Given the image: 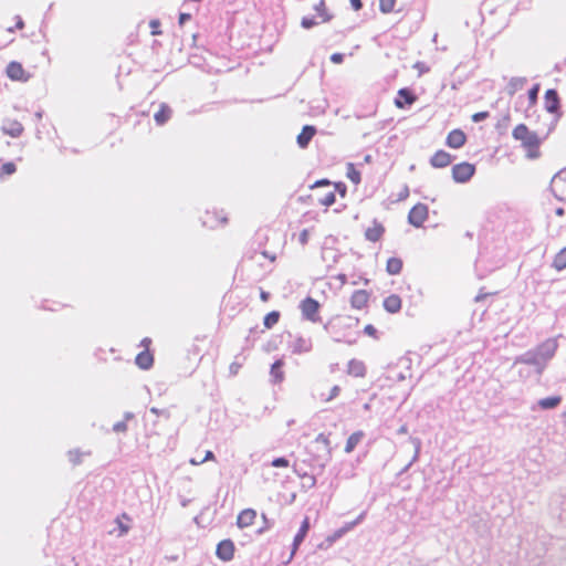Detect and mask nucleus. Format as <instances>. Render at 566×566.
<instances>
[{
	"label": "nucleus",
	"mask_w": 566,
	"mask_h": 566,
	"mask_svg": "<svg viewBox=\"0 0 566 566\" xmlns=\"http://www.w3.org/2000/svg\"><path fill=\"white\" fill-rule=\"evenodd\" d=\"M513 137L516 140L522 143V146L527 149V156L530 158H537L539 156V145L542 144V139L535 132H531L528 127L524 124H518L512 133Z\"/></svg>",
	"instance_id": "nucleus-1"
},
{
	"label": "nucleus",
	"mask_w": 566,
	"mask_h": 566,
	"mask_svg": "<svg viewBox=\"0 0 566 566\" xmlns=\"http://www.w3.org/2000/svg\"><path fill=\"white\" fill-rule=\"evenodd\" d=\"M300 308L304 319L313 323L321 321V317L318 316L321 304L317 300L307 296L301 302Z\"/></svg>",
	"instance_id": "nucleus-2"
},
{
	"label": "nucleus",
	"mask_w": 566,
	"mask_h": 566,
	"mask_svg": "<svg viewBox=\"0 0 566 566\" xmlns=\"http://www.w3.org/2000/svg\"><path fill=\"white\" fill-rule=\"evenodd\" d=\"M475 174V166L473 164L463 161L452 167V178L458 184L468 182Z\"/></svg>",
	"instance_id": "nucleus-3"
},
{
	"label": "nucleus",
	"mask_w": 566,
	"mask_h": 566,
	"mask_svg": "<svg viewBox=\"0 0 566 566\" xmlns=\"http://www.w3.org/2000/svg\"><path fill=\"white\" fill-rule=\"evenodd\" d=\"M525 364L532 365L536 368V374L542 375L544 369L546 368V364L543 359L537 355L535 349L527 350L524 354L517 356L514 360V365Z\"/></svg>",
	"instance_id": "nucleus-4"
},
{
	"label": "nucleus",
	"mask_w": 566,
	"mask_h": 566,
	"mask_svg": "<svg viewBox=\"0 0 566 566\" xmlns=\"http://www.w3.org/2000/svg\"><path fill=\"white\" fill-rule=\"evenodd\" d=\"M428 206L423 203H417L413 206L408 213V222L415 228L422 227L423 222L428 218Z\"/></svg>",
	"instance_id": "nucleus-5"
},
{
	"label": "nucleus",
	"mask_w": 566,
	"mask_h": 566,
	"mask_svg": "<svg viewBox=\"0 0 566 566\" xmlns=\"http://www.w3.org/2000/svg\"><path fill=\"white\" fill-rule=\"evenodd\" d=\"M551 189L556 199L566 201V170H562L553 177Z\"/></svg>",
	"instance_id": "nucleus-6"
},
{
	"label": "nucleus",
	"mask_w": 566,
	"mask_h": 566,
	"mask_svg": "<svg viewBox=\"0 0 566 566\" xmlns=\"http://www.w3.org/2000/svg\"><path fill=\"white\" fill-rule=\"evenodd\" d=\"M544 106L548 113L557 115L558 117L562 115L560 98L558 92L555 88H549L545 92Z\"/></svg>",
	"instance_id": "nucleus-7"
},
{
	"label": "nucleus",
	"mask_w": 566,
	"mask_h": 566,
	"mask_svg": "<svg viewBox=\"0 0 566 566\" xmlns=\"http://www.w3.org/2000/svg\"><path fill=\"white\" fill-rule=\"evenodd\" d=\"M558 344L557 340L554 338H548L542 344H539L535 350L537 355L541 357V359L544 360V363L547 365L548 360H551L556 350H557Z\"/></svg>",
	"instance_id": "nucleus-8"
},
{
	"label": "nucleus",
	"mask_w": 566,
	"mask_h": 566,
	"mask_svg": "<svg viewBox=\"0 0 566 566\" xmlns=\"http://www.w3.org/2000/svg\"><path fill=\"white\" fill-rule=\"evenodd\" d=\"M234 544L231 539H222L216 548L217 557L222 562H230L234 557Z\"/></svg>",
	"instance_id": "nucleus-9"
},
{
	"label": "nucleus",
	"mask_w": 566,
	"mask_h": 566,
	"mask_svg": "<svg viewBox=\"0 0 566 566\" xmlns=\"http://www.w3.org/2000/svg\"><path fill=\"white\" fill-rule=\"evenodd\" d=\"M6 73L12 81L27 82L30 77V75L25 73L22 64L15 61H12L7 65Z\"/></svg>",
	"instance_id": "nucleus-10"
},
{
	"label": "nucleus",
	"mask_w": 566,
	"mask_h": 566,
	"mask_svg": "<svg viewBox=\"0 0 566 566\" xmlns=\"http://www.w3.org/2000/svg\"><path fill=\"white\" fill-rule=\"evenodd\" d=\"M416 99L417 96L408 87H403L398 91V97L395 98V105L396 107L403 109L407 106H411Z\"/></svg>",
	"instance_id": "nucleus-11"
},
{
	"label": "nucleus",
	"mask_w": 566,
	"mask_h": 566,
	"mask_svg": "<svg viewBox=\"0 0 566 566\" xmlns=\"http://www.w3.org/2000/svg\"><path fill=\"white\" fill-rule=\"evenodd\" d=\"M465 142H467L465 134L463 133V130L457 128V129L451 130L448 134L446 144L450 148L458 149V148H461L465 144Z\"/></svg>",
	"instance_id": "nucleus-12"
},
{
	"label": "nucleus",
	"mask_w": 566,
	"mask_h": 566,
	"mask_svg": "<svg viewBox=\"0 0 566 566\" xmlns=\"http://www.w3.org/2000/svg\"><path fill=\"white\" fill-rule=\"evenodd\" d=\"M310 531V520L308 517H305L298 528V532L294 536L293 544H292V552H291V558L297 551L298 546L303 543L304 538L306 537L307 533Z\"/></svg>",
	"instance_id": "nucleus-13"
},
{
	"label": "nucleus",
	"mask_w": 566,
	"mask_h": 566,
	"mask_svg": "<svg viewBox=\"0 0 566 566\" xmlns=\"http://www.w3.org/2000/svg\"><path fill=\"white\" fill-rule=\"evenodd\" d=\"M315 134H316L315 126L305 125L296 138L297 145L300 146V148H303V149L306 148Z\"/></svg>",
	"instance_id": "nucleus-14"
},
{
	"label": "nucleus",
	"mask_w": 566,
	"mask_h": 566,
	"mask_svg": "<svg viewBox=\"0 0 566 566\" xmlns=\"http://www.w3.org/2000/svg\"><path fill=\"white\" fill-rule=\"evenodd\" d=\"M451 161L452 156L444 150L436 151L434 155L430 158V164L434 168H444L449 166Z\"/></svg>",
	"instance_id": "nucleus-15"
},
{
	"label": "nucleus",
	"mask_w": 566,
	"mask_h": 566,
	"mask_svg": "<svg viewBox=\"0 0 566 566\" xmlns=\"http://www.w3.org/2000/svg\"><path fill=\"white\" fill-rule=\"evenodd\" d=\"M256 517V512L252 509H245L240 512L237 518V525L240 528L248 527L253 524Z\"/></svg>",
	"instance_id": "nucleus-16"
},
{
	"label": "nucleus",
	"mask_w": 566,
	"mask_h": 566,
	"mask_svg": "<svg viewBox=\"0 0 566 566\" xmlns=\"http://www.w3.org/2000/svg\"><path fill=\"white\" fill-rule=\"evenodd\" d=\"M384 233H385L384 226L375 219L374 227L368 228L365 231V238H366V240H368L370 242H378L381 239Z\"/></svg>",
	"instance_id": "nucleus-17"
},
{
	"label": "nucleus",
	"mask_w": 566,
	"mask_h": 566,
	"mask_svg": "<svg viewBox=\"0 0 566 566\" xmlns=\"http://www.w3.org/2000/svg\"><path fill=\"white\" fill-rule=\"evenodd\" d=\"M135 363L140 369L147 370L154 365V356L148 349H145L137 354Z\"/></svg>",
	"instance_id": "nucleus-18"
},
{
	"label": "nucleus",
	"mask_w": 566,
	"mask_h": 566,
	"mask_svg": "<svg viewBox=\"0 0 566 566\" xmlns=\"http://www.w3.org/2000/svg\"><path fill=\"white\" fill-rule=\"evenodd\" d=\"M293 354L308 353L312 349V340L298 336L290 346Z\"/></svg>",
	"instance_id": "nucleus-19"
},
{
	"label": "nucleus",
	"mask_w": 566,
	"mask_h": 566,
	"mask_svg": "<svg viewBox=\"0 0 566 566\" xmlns=\"http://www.w3.org/2000/svg\"><path fill=\"white\" fill-rule=\"evenodd\" d=\"M369 294L365 290H357L350 297V304L354 308L361 310L366 306Z\"/></svg>",
	"instance_id": "nucleus-20"
},
{
	"label": "nucleus",
	"mask_w": 566,
	"mask_h": 566,
	"mask_svg": "<svg viewBox=\"0 0 566 566\" xmlns=\"http://www.w3.org/2000/svg\"><path fill=\"white\" fill-rule=\"evenodd\" d=\"M384 308L391 314L401 310V298L397 294H391L384 300Z\"/></svg>",
	"instance_id": "nucleus-21"
},
{
	"label": "nucleus",
	"mask_w": 566,
	"mask_h": 566,
	"mask_svg": "<svg viewBox=\"0 0 566 566\" xmlns=\"http://www.w3.org/2000/svg\"><path fill=\"white\" fill-rule=\"evenodd\" d=\"M172 109L166 104L161 103L158 112L155 113L154 119L157 125H165L171 117Z\"/></svg>",
	"instance_id": "nucleus-22"
},
{
	"label": "nucleus",
	"mask_w": 566,
	"mask_h": 566,
	"mask_svg": "<svg viewBox=\"0 0 566 566\" xmlns=\"http://www.w3.org/2000/svg\"><path fill=\"white\" fill-rule=\"evenodd\" d=\"M347 373L354 377H364L366 375V366L361 360L350 359L348 361Z\"/></svg>",
	"instance_id": "nucleus-23"
},
{
	"label": "nucleus",
	"mask_w": 566,
	"mask_h": 566,
	"mask_svg": "<svg viewBox=\"0 0 566 566\" xmlns=\"http://www.w3.org/2000/svg\"><path fill=\"white\" fill-rule=\"evenodd\" d=\"M365 433L363 431H355L354 433H352L347 441H346V444H345V452L346 453H350L354 451V449L356 448V446L361 441V439L364 438Z\"/></svg>",
	"instance_id": "nucleus-24"
},
{
	"label": "nucleus",
	"mask_w": 566,
	"mask_h": 566,
	"mask_svg": "<svg viewBox=\"0 0 566 566\" xmlns=\"http://www.w3.org/2000/svg\"><path fill=\"white\" fill-rule=\"evenodd\" d=\"M402 260L399 258H389L386 264V271L390 275H397L402 270Z\"/></svg>",
	"instance_id": "nucleus-25"
},
{
	"label": "nucleus",
	"mask_w": 566,
	"mask_h": 566,
	"mask_svg": "<svg viewBox=\"0 0 566 566\" xmlns=\"http://www.w3.org/2000/svg\"><path fill=\"white\" fill-rule=\"evenodd\" d=\"M526 83L525 77H512L506 86V92L510 96H513L518 90H521Z\"/></svg>",
	"instance_id": "nucleus-26"
},
{
	"label": "nucleus",
	"mask_w": 566,
	"mask_h": 566,
	"mask_svg": "<svg viewBox=\"0 0 566 566\" xmlns=\"http://www.w3.org/2000/svg\"><path fill=\"white\" fill-rule=\"evenodd\" d=\"M560 402H562L560 396H551V397L541 399L538 401V406L544 410H548V409L556 408Z\"/></svg>",
	"instance_id": "nucleus-27"
},
{
	"label": "nucleus",
	"mask_w": 566,
	"mask_h": 566,
	"mask_svg": "<svg viewBox=\"0 0 566 566\" xmlns=\"http://www.w3.org/2000/svg\"><path fill=\"white\" fill-rule=\"evenodd\" d=\"M284 366V361L282 359H276L271 366V376L274 378L275 382H281L284 378L283 371L281 370Z\"/></svg>",
	"instance_id": "nucleus-28"
},
{
	"label": "nucleus",
	"mask_w": 566,
	"mask_h": 566,
	"mask_svg": "<svg viewBox=\"0 0 566 566\" xmlns=\"http://www.w3.org/2000/svg\"><path fill=\"white\" fill-rule=\"evenodd\" d=\"M346 177L355 185H358L361 181L360 172L356 169L353 163H348L346 165Z\"/></svg>",
	"instance_id": "nucleus-29"
},
{
	"label": "nucleus",
	"mask_w": 566,
	"mask_h": 566,
	"mask_svg": "<svg viewBox=\"0 0 566 566\" xmlns=\"http://www.w3.org/2000/svg\"><path fill=\"white\" fill-rule=\"evenodd\" d=\"M553 266L557 271H562L566 269V247L563 248L554 258L553 260Z\"/></svg>",
	"instance_id": "nucleus-30"
},
{
	"label": "nucleus",
	"mask_w": 566,
	"mask_h": 566,
	"mask_svg": "<svg viewBox=\"0 0 566 566\" xmlns=\"http://www.w3.org/2000/svg\"><path fill=\"white\" fill-rule=\"evenodd\" d=\"M3 132L11 137H19L23 132V126L19 122L13 120L9 124V127H3Z\"/></svg>",
	"instance_id": "nucleus-31"
},
{
	"label": "nucleus",
	"mask_w": 566,
	"mask_h": 566,
	"mask_svg": "<svg viewBox=\"0 0 566 566\" xmlns=\"http://www.w3.org/2000/svg\"><path fill=\"white\" fill-rule=\"evenodd\" d=\"M280 316H281V314L279 311H272V312L268 313L263 319L264 326L266 328H272L275 324H277Z\"/></svg>",
	"instance_id": "nucleus-32"
},
{
	"label": "nucleus",
	"mask_w": 566,
	"mask_h": 566,
	"mask_svg": "<svg viewBox=\"0 0 566 566\" xmlns=\"http://www.w3.org/2000/svg\"><path fill=\"white\" fill-rule=\"evenodd\" d=\"M541 86L538 83L534 84L527 93L528 102L531 106L536 105L538 99V93H539Z\"/></svg>",
	"instance_id": "nucleus-33"
},
{
	"label": "nucleus",
	"mask_w": 566,
	"mask_h": 566,
	"mask_svg": "<svg viewBox=\"0 0 566 566\" xmlns=\"http://www.w3.org/2000/svg\"><path fill=\"white\" fill-rule=\"evenodd\" d=\"M315 11L323 18V21H329L332 19V15L327 13L325 1L321 0L318 4L315 6Z\"/></svg>",
	"instance_id": "nucleus-34"
},
{
	"label": "nucleus",
	"mask_w": 566,
	"mask_h": 566,
	"mask_svg": "<svg viewBox=\"0 0 566 566\" xmlns=\"http://www.w3.org/2000/svg\"><path fill=\"white\" fill-rule=\"evenodd\" d=\"M396 0H379V9L382 13H389L394 10Z\"/></svg>",
	"instance_id": "nucleus-35"
},
{
	"label": "nucleus",
	"mask_w": 566,
	"mask_h": 566,
	"mask_svg": "<svg viewBox=\"0 0 566 566\" xmlns=\"http://www.w3.org/2000/svg\"><path fill=\"white\" fill-rule=\"evenodd\" d=\"M335 201H336L335 191H329L323 198L318 199V202L321 205H323V206H326V207H329V206L334 205Z\"/></svg>",
	"instance_id": "nucleus-36"
},
{
	"label": "nucleus",
	"mask_w": 566,
	"mask_h": 566,
	"mask_svg": "<svg viewBox=\"0 0 566 566\" xmlns=\"http://www.w3.org/2000/svg\"><path fill=\"white\" fill-rule=\"evenodd\" d=\"M365 512H363L355 521L353 522H349V523H346L343 527H340L344 533L346 534L348 531L353 530L357 524H359L364 517H365Z\"/></svg>",
	"instance_id": "nucleus-37"
},
{
	"label": "nucleus",
	"mask_w": 566,
	"mask_h": 566,
	"mask_svg": "<svg viewBox=\"0 0 566 566\" xmlns=\"http://www.w3.org/2000/svg\"><path fill=\"white\" fill-rule=\"evenodd\" d=\"M17 170L13 163H6L0 167V176L12 175Z\"/></svg>",
	"instance_id": "nucleus-38"
},
{
	"label": "nucleus",
	"mask_w": 566,
	"mask_h": 566,
	"mask_svg": "<svg viewBox=\"0 0 566 566\" xmlns=\"http://www.w3.org/2000/svg\"><path fill=\"white\" fill-rule=\"evenodd\" d=\"M271 465L274 468H287L290 465V462L285 457H279L273 459Z\"/></svg>",
	"instance_id": "nucleus-39"
},
{
	"label": "nucleus",
	"mask_w": 566,
	"mask_h": 566,
	"mask_svg": "<svg viewBox=\"0 0 566 566\" xmlns=\"http://www.w3.org/2000/svg\"><path fill=\"white\" fill-rule=\"evenodd\" d=\"M315 442L324 444L325 448L327 449L328 454H331V441L327 436H325L324 433H319L315 438Z\"/></svg>",
	"instance_id": "nucleus-40"
},
{
	"label": "nucleus",
	"mask_w": 566,
	"mask_h": 566,
	"mask_svg": "<svg viewBox=\"0 0 566 566\" xmlns=\"http://www.w3.org/2000/svg\"><path fill=\"white\" fill-rule=\"evenodd\" d=\"M305 482L303 483V488L313 489L316 485V476L313 474L306 473V476L303 478Z\"/></svg>",
	"instance_id": "nucleus-41"
},
{
	"label": "nucleus",
	"mask_w": 566,
	"mask_h": 566,
	"mask_svg": "<svg viewBox=\"0 0 566 566\" xmlns=\"http://www.w3.org/2000/svg\"><path fill=\"white\" fill-rule=\"evenodd\" d=\"M81 455L82 453L78 451V450H71L69 452V458H70V461L74 464V465H77L81 463Z\"/></svg>",
	"instance_id": "nucleus-42"
},
{
	"label": "nucleus",
	"mask_w": 566,
	"mask_h": 566,
	"mask_svg": "<svg viewBox=\"0 0 566 566\" xmlns=\"http://www.w3.org/2000/svg\"><path fill=\"white\" fill-rule=\"evenodd\" d=\"M317 22L315 20L314 17H304L301 21V25L304 28V29H311L313 28L314 25H316Z\"/></svg>",
	"instance_id": "nucleus-43"
},
{
	"label": "nucleus",
	"mask_w": 566,
	"mask_h": 566,
	"mask_svg": "<svg viewBox=\"0 0 566 566\" xmlns=\"http://www.w3.org/2000/svg\"><path fill=\"white\" fill-rule=\"evenodd\" d=\"M127 429H128L127 423H126V421H123V420L114 423V426H113V431L116 433H125L127 431Z\"/></svg>",
	"instance_id": "nucleus-44"
},
{
	"label": "nucleus",
	"mask_w": 566,
	"mask_h": 566,
	"mask_svg": "<svg viewBox=\"0 0 566 566\" xmlns=\"http://www.w3.org/2000/svg\"><path fill=\"white\" fill-rule=\"evenodd\" d=\"M490 116L489 112H478L472 115V120L474 123H480L482 120H485Z\"/></svg>",
	"instance_id": "nucleus-45"
},
{
	"label": "nucleus",
	"mask_w": 566,
	"mask_h": 566,
	"mask_svg": "<svg viewBox=\"0 0 566 566\" xmlns=\"http://www.w3.org/2000/svg\"><path fill=\"white\" fill-rule=\"evenodd\" d=\"M339 392H340V387L338 385H335V386L332 387L328 397H326L324 400L325 401H331L334 398H336L339 395Z\"/></svg>",
	"instance_id": "nucleus-46"
},
{
	"label": "nucleus",
	"mask_w": 566,
	"mask_h": 566,
	"mask_svg": "<svg viewBox=\"0 0 566 566\" xmlns=\"http://www.w3.org/2000/svg\"><path fill=\"white\" fill-rule=\"evenodd\" d=\"M116 523L118 524L119 528V536L126 535L129 531V526L127 524H124L119 517L116 518Z\"/></svg>",
	"instance_id": "nucleus-47"
},
{
	"label": "nucleus",
	"mask_w": 566,
	"mask_h": 566,
	"mask_svg": "<svg viewBox=\"0 0 566 566\" xmlns=\"http://www.w3.org/2000/svg\"><path fill=\"white\" fill-rule=\"evenodd\" d=\"M364 333L366 335H368V336L376 337L378 332H377V328L374 325L368 324V325L365 326Z\"/></svg>",
	"instance_id": "nucleus-48"
},
{
	"label": "nucleus",
	"mask_w": 566,
	"mask_h": 566,
	"mask_svg": "<svg viewBox=\"0 0 566 566\" xmlns=\"http://www.w3.org/2000/svg\"><path fill=\"white\" fill-rule=\"evenodd\" d=\"M344 535H345L344 531H343L342 528H338L337 531H335V532L333 533V535H331V536H328V537H327V541H328V542H331V543H333V542H335V541L339 539V538H340L342 536H344Z\"/></svg>",
	"instance_id": "nucleus-49"
},
{
	"label": "nucleus",
	"mask_w": 566,
	"mask_h": 566,
	"mask_svg": "<svg viewBox=\"0 0 566 566\" xmlns=\"http://www.w3.org/2000/svg\"><path fill=\"white\" fill-rule=\"evenodd\" d=\"M335 191H337L342 197H345L347 187L344 182H336L335 184Z\"/></svg>",
	"instance_id": "nucleus-50"
},
{
	"label": "nucleus",
	"mask_w": 566,
	"mask_h": 566,
	"mask_svg": "<svg viewBox=\"0 0 566 566\" xmlns=\"http://www.w3.org/2000/svg\"><path fill=\"white\" fill-rule=\"evenodd\" d=\"M308 237H310V233H308V230L307 229H304L301 233H300V237H298V241L302 245H305L307 244L308 242Z\"/></svg>",
	"instance_id": "nucleus-51"
},
{
	"label": "nucleus",
	"mask_w": 566,
	"mask_h": 566,
	"mask_svg": "<svg viewBox=\"0 0 566 566\" xmlns=\"http://www.w3.org/2000/svg\"><path fill=\"white\" fill-rule=\"evenodd\" d=\"M331 61L335 64H340L344 61V54L343 53H333L331 55Z\"/></svg>",
	"instance_id": "nucleus-52"
},
{
	"label": "nucleus",
	"mask_w": 566,
	"mask_h": 566,
	"mask_svg": "<svg viewBox=\"0 0 566 566\" xmlns=\"http://www.w3.org/2000/svg\"><path fill=\"white\" fill-rule=\"evenodd\" d=\"M191 19V14L190 13H185V12H181L179 14V19H178V23L179 25H184L187 21H189Z\"/></svg>",
	"instance_id": "nucleus-53"
},
{
	"label": "nucleus",
	"mask_w": 566,
	"mask_h": 566,
	"mask_svg": "<svg viewBox=\"0 0 566 566\" xmlns=\"http://www.w3.org/2000/svg\"><path fill=\"white\" fill-rule=\"evenodd\" d=\"M293 471L301 479L306 476V473H307L305 470H303V468L298 467L297 464L293 465Z\"/></svg>",
	"instance_id": "nucleus-54"
},
{
	"label": "nucleus",
	"mask_w": 566,
	"mask_h": 566,
	"mask_svg": "<svg viewBox=\"0 0 566 566\" xmlns=\"http://www.w3.org/2000/svg\"><path fill=\"white\" fill-rule=\"evenodd\" d=\"M159 25H160V22L158 20L150 21V28L153 29L151 34L155 35V34L159 33V31L157 30Z\"/></svg>",
	"instance_id": "nucleus-55"
},
{
	"label": "nucleus",
	"mask_w": 566,
	"mask_h": 566,
	"mask_svg": "<svg viewBox=\"0 0 566 566\" xmlns=\"http://www.w3.org/2000/svg\"><path fill=\"white\" fill-rule=\"evenodd\" d=\"M262 518H263V521H264V523H265V526H264V527H261V528H259V530H258V533H259V534H262V533L264 532V530H268V528H270V527H271V523H270V521L268 520V517H266V515H265V514H262Z\"/></svg>",
	"instance_id": "nucleus-56"
},
{
	"label": "nucleus",
	"mask_w": 566,
	"mask_h": 566,
	"mask_svg": "<svg viewBox=\"0 0 566 566\" xmlns=\"http://www.w3.org/2000/svg\"><path fill=\"white\" fill-rule=\"evenodd\" d=\"M216 457H214V453L210 450L206 451V454L205 457L201 459L202 463H205L206 461H211V460H214Z\"/></svg>",
	"instance_id": "nucleus-57"
},
{
	"label": "nucleus",
	"mask_w": 566,
	"mask_h": 566,
	"mask_svg": "<svg viewBox=\"0 0 566 566\" xmlns=\"http://www.w3.org/2000/svg\"><path fill=\"white\" fill-rule=\"evenodd\" d=\"M350 1V6L352 8L355 10V11H358L363 8V3L360 0H349Z\"/></svg>",
	"instance_id": "nucleus-58"
},
{
	"label": "nucleus",
	"mask_w": 566,
	"mask_h": 566,
	"mask_svg": "<svg viewBox=\"0 0 566 566\" xmlns=\"http://www.w3.org/2000/svg\"><path fill=\"white\" fill-rule=\"evenodd\" d=\"M409 196V188L405 186V188L399 192L398 200H405Z\"/></svg>",
	"instance_id": "nucleus-59"
},
{
	"label": "nucleus",
	"mask_w": 566,
	"mask_h": 566,
	"mask_svg": "<svg viewBox=\"0 0 566 566\" xmlns=\"http://www.w3.org/2000/svg\"><path fill=\"white\" fill-rule=\"evenodd\" d=\"M331 185V181L328 179H321V180H317L313 186L312 188H315V187H321V186H329Z\"/></svg>",
	"instance_id": "nucleus-60"
},
{
	"label": "nucleus",
	"mask_w": 566,
	"mask_h": 566,
	"mask_svg": "<svg viewBox=\"0 0 566 566\" xmlns=\"http://www.w3.org/2000/svg\"><path fill=\"white\" fill-rule=\"evenodd\" d=\"M135 418V415L130 411H126L124 413V419L123 421H126V423L129 421V420H133Z\"/></svg>",
	"instance_id": "nucleus-61"
},
{
	"label": "nucleus",
	"mask_w": 566,
	"mask_h": 566,
	"mask_svg": "<svg viewBox=\"0 0 566 566\" xmlns=\"http://www.w3.org/2000/svg\"><path fill=\"white\" fill-rule=\"evenodd\" d=\"M489 294L488 293H479L475 297H474V302L479 303L481 301H483Z\"/></svg>",
	"instance_id": "nucleus-62"
},
{
	"label": "nucleus",
	"mask_w": 566,
	"mask_h": 566,
	"mask_svg": "<svg viewBox=\"0 0 566 566\" xmlns=\"http://www.w3.org/2000/svg\"><path fill=\"white\" fill-rule=\"evenodd\" d=\"M239 368H240V365H239V364H237V363H232V364H231V366H230V373H231V374H237V373H238V370H239Z\"/></svg>",
	"instance_id": "nucleus-63"
},
{
	"label": "nucleus",
	"mask_w": 566,
	"mask_h": 566,
	"mask_svg": "<svg viewBox=\"0 0 566 566\" xmlns=\"http://www.w3.org/2000/svg\"><path fill=\"white\" fill-rule=\"evenodd\" d=\"M260 297H261V300H262L263 302H266V301H269V298H270V293H269V292H265V291H261V293H260Z\"/></svg>",
	"instance_id": "nucleus-64"
}]
</instances>
